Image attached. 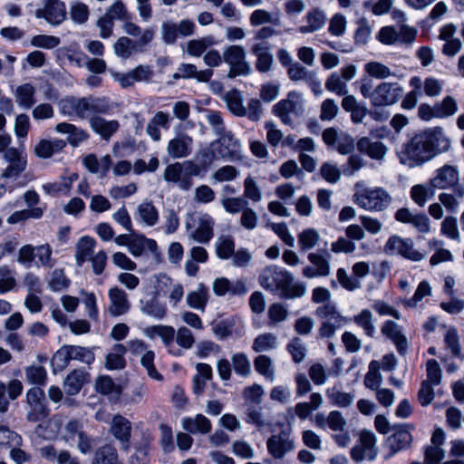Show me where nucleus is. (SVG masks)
<instances>
[{
    "label": "nucleus",
    "mask_w": 464,
    "mask_h": 464,
    "mask_svg": "<svg viewBox=\"0 0 464 464\" xmlns=\"http://www.w3.org/2000/svg\"><path fill=\"white\" fill-rule=\"evenodd\" d=\"M211 146L222 160L227 161H238L242 160L241 141L232 131L218 137L211 141Z\"/></svg>",
    "instance_id": "nucleus-9"
},
{
    "label": "nucleus",
    "mask_w": 464,
    "mask_h": 464,
    "mask_svg": "<svg viewBox=\"0 0 464 464\" xmlns=\"http://www.w3.org/2000/svg\"><path fill=\"white\" fill-rule=\"evenodd\" d=\"M92 464H121L118 459V453L111 445L100 447L94 454Z\"/></svg>",
    "instance_id": "nucleus-47"
},
{
    "label": "nucleus",
    "mask_w": 464,
    "mask_h": 464,
    "mask_svg": "<svg viewBox=\"0 0 464 464\" xmlns=\"http://www.w3.org/2000/svg\"><path fill=\"white\" fill-rule=\"evenodd\" d=\"M90 127L99 134L104 140H110L111 136L116 133L120 128V123L116 120L108 121L102 117L91 118Z\"/></svg>",
    "instance_id": "nucleus-34"
},
{
    "label": "nucleus",
    "mask_w": 464,
    "mask_h": 464,
    "mask_svg": "<svg viewBox=\"0 0 464 464\" xmlns=\"http://www.w3.org/2000/svg\"><path fill=\"white\" fill-rule=\"evenodd\" d=\"M55 130L60 133L68 134V142L73 147L79 146L90 137L86 130L68 122L58 123L55 126Z\"/></svg>",
    "instance_id": "nucleus-36"
},
{
    "label": "nucleus",
    "mask_w": 464,
    "mask_h": 464,
    "mask_svg": "<svg viewBox=\"0 0 464 464\" xmlns=\"http://www.w3.org/2000/svg\"><path fill=\"white\" fill-rule=\"evenodd\" d=\"M95 246V239L89 236H83L78 240L75 246V259L79 267L82 266L84 262L93 256Z\"/></svg>",
    "instance_id": "nucleus-40"
},
{
    "label": "nucleus",
    "mask_w": 464,
    "mask_h": 464,
    "mask_svg": "<svg viewBox=\"0 0 464 464\" xmlns=\"http://www.w3.org/2000/svg\"><path fill=\"white\" fill-rule=\"evenodd\" d=\"M383 249L387 255H400L414 262L420 261L424 257L422 253L414 248L412 239L403 238L397 235L388 238Z\"/></svg>",
    "instance_id": "nucleus-11"
},
{
    "label": "nucleus",
    "mask_w": 464,
    "mask_h": 464,
    "mask_svg": "<svg viewBox=\"0 0 464 464\" xmlns=\"http://www.w3.org/2000/svg\"><path fill=\"white\" fill-rule=\"evenodd\" d=\"M341 106L344 111L350 113L351 121L353 124L362 123L363 119L369 112L365 103L358 102L352 94L343 98Z\"/></svg>",
    "instance_id": "nucleus-27"
},
{
    "label": "nucleus",
    "mask_w": 464,
    "mask_h": 464,
    "mask_svg": "<svg viewBox=\"0 0 464 464\" xmlns=\"http://www.w3.org/2000/svg\"><path fill=\"white\" fill-rule=\"evenodd\" d=\"M251 53L256 57V69L262 73L271 70L274 63L273 54L267 43H258L252 46Z\"/></svg>",
    "instance_id": "nucleus-32"
},
{
    "label": "nucleus",
    "mask_w": 464,
    "mask_h": 464,
    "mask_svg": "<svg viewBox=\"0 0 464 464\" xmlns=\"http://www.w3.org/2000/svg\"><path fill=\"white\" fill-rule=\"evenodd\" d=\"M214 224L210 215L201 214L198 218V227L190 233L189 237L198 243H208L214 236Z\"/></svg>",
    "instance_id": "nucleus-30"
},
{
    "label": "nucleus",
    "mask_w": 464,
    "mask_h": 464,
    "mask_svg": "<svg viewBox=\"0 0 464 464\" xmlns=\"http://www.w3.org/2000/svg\"><path fill=\"white\" fill-rule=\"evenodd\" d=\"M109 306L108 310L112 316H121L125 314L130 307L128 295L124 290L115 286L109 290Z\"/></svg>",
    "instance_id": "nucleus-22"
},
{
    "label": "nucleus",
    "mask_w": 464,
    "mask_h": 464,
    "mask_svg": "<svg viewBox=\"0 0 464 464\" xmlns=\"http://www.w3.org/2000/svg\"><path fill=\"white\" fill-rule=\"evenodd\" d=\"M252 26H258L264 24H272L276 26L281 24V20L278 16H272L270 13L264 9L255 10L249 18Z\"/></svg>",
    "instance_id": "nucleus-57"
},
{
    "label": "nucleus",
    "mask_w": 464,
    "mask_h": 464,
    "mask_svg": "<svg viewBox=\"0 0 464 464\" xmlns=\"http://www.w3.org/2000/svg\"><path fill=\"white\" fill-rule=\"evenodd\" d=\"M65 145L66 143L63 140H41L34 147V153L39 158L48 159L54 153L63 150Z\"/></svg>",
    "instance_id": "nucleus-41"
},
{
    "label": "nucleus",
    "mask_w": 464,
    "mask_h": 464,
    "mask_svg": "<svg viewBox=\"0 0 464 464\" xmlns=\"http://www.w3.org/2000/svg\"><path fill=\"white\" fill-rule=\"evenodd\" d=\"M154 34L155 30L148 28L142 32V34L136 42L126 36L120 37L114 44V52L117 56L128 59L137 47H144L149 44L152 41Z\"/></svg>",
    "instance_id": "nucleus-16"
},
{
    "label": "nucleus",
    "mask_w": 464,
    "mask_h": 464,
    "mask_svg": "<svg viewBox=\"0 0 464 464\" xmlns=\"http://www.w3.org/2000/svg\"><path fill=\"white\" fill-rule=\"evenodd\" d=\"M208 299V289L200 284L197 290L187 295V304L190 308L203 311Z\"/></svg>",
    "instance_id": "nucleus-46"
},
{
    "label": "nucleus",
    "mask_w": 464,
    "mask_h": 464,
    "mask_svg": "<svg viewBox=\"0 0 464 464\" xmlns=\"http://www.w3.org/2000/svg\"><path fill=\"white\" fill-rule=\"evenodd\" d=\"M325 89L338 96L348 95V87L338 72H332L324 83Z\"/></svg>",
    "instance_id": "nucleus-51"
},
{
    "label": "nucleus",
    "mask_w": 464,
    "mask_h": 464,
    "mask_svg": "<svg viewBox=\"0 0 464 464\" xmlns=\"http://www.w3.org/2000/svg\"><path fill=\"white\" fill-rule=\"evenodd\" d=\"M457 111L456 101L447 96L440 103H436L434 106H430L426 103H421L418 109V114L420 119L430 121L432 118H443L452 115Z\"/></svg>",
    "instance_id": "nucleus-17"
},
{
    "label": "nucleus",
    "mask_w": 464,
    "mask_h": 464,
    "mask_svg": "<svg viewBox=\"0 0 464 464\" xmlns=\"http://www.w3.org/2000/svg\"><path fill=\"white\" fill-rule=\"evenodd\" d=\"M182 428L191 434H208L212 429L211 421L202 414L195 417H185L181 420Z\"/></svg>",
    "instance_id": "nucleus-33"
},
{
    "label": "nucleus",
    "mask_w": 464,
    "mask_h": 464,
    "mask_svg": "<svg viewBox=\"0 0 464 464\" xmlns=\"http://www.w3.org/2000/svg\"><path fill=\"white\" fill-rule=\"evenodd\" d=\"M305 19L307 25H302L299 28L302 34H309L321 29L325 24L326 17L322 10L314 8L306 14Z\"/></svg>",
    "instance_id": "nucleus-44"
},
{
    "label": "nucleus",
    "mask_w": 464,
    "mask_h": 464,
    "mask_svg": "<svg viewBox=\"0 0 464 464\" xmlns=\"http://www.w3.org/2000/svg\"><path fill=\"white\" fill-rule=\"evenodd\" d=\"M145 334L150 339L160 337L166 345H169L175 336V330L171 326L153 325L145 329Z\"/></svg>",
    "instance_id": "nucleus-50"
},
{
    "label": "nucleus",
    "mask_w": 464,
    "mask_h": 464,
    "mask_svg": "<svg viewBox=\"0 0 464 464\" xmlns=\"http://www.w3.org/2000/svg\"><path fill=\"white\" fill-rule=\"evenodd\" d=\"M364 70L371 77L376 79H386L394 75L388 66L379 62L367 63L364 66Z\"/></svg>",
    "instance_id": "nucleus-64"
},
{
    "label": "nucleus",
    "mask_w": 464,
    "mask_h": 464,
    "mask_svg": "<svg viewBox=\"0 0 464 464\" xmlns=\"http://www.w3.org/2000/svg\"><path fill=\"white\" fill-rule=\"evenodd\" d=\"M325 394L333 405L340 408L348 407L352 404L354 399V395L353 393L343 392L336 386L328 388Z\"/></svg>",
    "instance_id": "nucleus-48"
},
{
    "label": "nucleus",
    "mask_w": 464,
    "mask_h": 464,
    "mask_svg": "<svg viewBox=\"0 0 464 464\" xmlns=\"http://www.w3.org/2000/svg\"><path fill=\"white\" fill-rule=\"evenodd\" d=\"M25 376L30 383L44 386L46 383L47 372L43 366L32 365L25 369Z\"/></svg>",
    "instance_id": "nucleus-61"
},
{
    "label": "nucleus",
    "mask_w": 464,
    "mask_h": 464,
    "mask_svg": "<svg viewBox=\"0 0 464 464\" xmlns=\"http://www.w3.org/2000/svg\"><path fill=\"white\" fill-rule=\"evenodd\" d=\"M4 159L8 163L1 176L4 179H15L27 167L26 155L21 149L12 147L6 150Z\"/></svg>",
    "instance_id": "nucleus-18"
},
{
    "label": "nucleus",
    "mask_w": 464,
    "mask_h": 464,
    "mask_svg": "<svg viewBox=\"0 0 464 464\" xmlns=\"http://www.w3.org/2000/svg\"><path fill=\"white\" fill-rule=\"evenodd\" d=\"M213 44L211 36L190 40L187 44V52L191 56L199 57Z\"/></svg>",
    "instance_id": "nucleus-55"
},
{
    "label": "nucleus",
    "mask_w": 464,
    "mask_h": 464,
    "mask_svg": "<svg viewBox=\"0 0 464 464\" xmlns=\"http://www.w3.org/2000/svg\"><path fill=\"white\" fill-rule=\"evenodd\" d=\"M351 458L355 462L363 460L372 461L376 459L378 450L376 437L372 431L363 430L360 434L358 444L351 449Z\"/></svg>",
    "instance_id": "nucleus-12"
},
{
    "label": "nucleus",
    "mask_w": 464,
    "mask_h": 464,
    "mask_svg": "<svg viewBox=\"0 0 464 464\" xmlns=\"http://www.w3.org/2000/svg\"><path fill=\"white\" fill-rule=\"evenodd\" d=\"M359 152L367 155L372 160H381L384 158L387 148L379 140H372L369 137H362L356 142Z\"/></svg>",
    "instance_id": "nucleus-31"
},
{
    "label": "nucleus",
    "mask_w": 464,
    "mask_h": 464,
    "mask_svg": "<svg viewBox=\"0 0 464 464\" xmlns=\"http://www.w3.org/2000/svg\"><path fill=\"white\" fill-rule=\"evenodd\" d=\"M25 410L27 421L39 423L37 429H41V422L47 420L51 413L45 392L42 388L32 387L26 392Z\"/></svg>",
    "instance_id": "nucleus-5"
},
{
    "label": "nucleus",
    "mask_w": 464,
    "mask_h": 464,
    "mask_svg": "<svg viewBox=\"0 0 464 464\" xmlns=\"http://www.w3.org/2000/svg\"><path fill=\"white\" fill-rule=\"evenodd\" d=\"M411 430H413V425L406 423L392 426V434L384 443V447L387 449V452L383 456L385 460L411 447L413 440Z\"/></svg>",
    "instance_id": "nucleus-7"
},
{
    "label": "nucleus",
    "mask_w": 464,
    "mask_h": 464,
    "mask_svg": "<svg viewBox=\"0 0 464 464\" xmlns=\"http://www.w3.org/2000/svg\"><path fill=\"white\" fill-rule=\"evenodd\" d=\"M277 345V338L271 333L259 334L254 340L252 349L256 353L266 352L275 349Z\"/></svg>",
    "instance_id": "nucleus-54"
},
{
    "label": "nucleus",
    "mask_w": 464,
    "mask_h": 464,
    "mask_svg": "<svg viewBox=\"0 0 464 464\" xmlns=\"http://www.w3.org/2000/svg\"><path fill=\"white\" fill-rule=\"evenodd\" d=\"M450 141L440 127L415 134L397 151L400 162L410 168L420 166L437 154L447 151Z\"/></svg>",
    "instance_id": "nucleus-1"
},
{
    "label": "nucleus",
    "mask_w": 464,
    "mask_h": 464,
    "mask_svg": "<svg viewBox=\"0 0 464 464\" xmlns=\"http://www.w3.org/2000/svg\"><path fill=\"white\" fill-rule=\"evenodd\" d=\"M82 163L91 173H100L104 177L109 172L112 162L110 155H105L99 160L95 154L91 153L83 158Z\"/></svg>",
    "instance_id": "nucleus-35"
},
{
    "label": "nucleus",
    "mask_w": 464,
    "mask_h": 464,
    "mask_svg": "<svg viewBox=\"0 0 464 464\" xmlns=\"http://www.w3.org/2000/svg\"><path fill=\"white\" fill-rule=\"evenodd\" d=\"M382 377L379 372V362L372 361L369 364V372L365 375L364 385L373 391H377L381 385Z\"/></svg>",
    "instance_id": "nucleus-60"
},
{
    "label": "nucleus",
    "mask_w": 464,
    "mask_h": 464,
    "mask_svg": "<svg viewBox=\"0 0 464 464\" xmlns=\"http://www.w3.org/2000/svg\"><path fill=\"white\" fill-rule=\"evenodd\" d=\"M314 73V72L307 70L299 63H293L287 69L288 77L293 82L303 81L307 83Z\"/></svg>",
    "instance_id": "nucleus-62"
},
{
    "label": "nucleus",
    "mask_w": 464,
    "mask_h": 464,
    "mask_svg": "<svg viewBox=\"0 0 464 464\" xmlns=\"http://www.w3.org/2000/svg\"><path fill=\"white\" fill-rule=\"evenodd\" d=\"M212 330L220 340L228 337L239 338L245 334L243 324L237 321H213Z\"/></svg>",
    "instance_id": "nucleus-29"
},
{
    "label": "nucleus",
    "mask_w": 464,
    "mask_h": 464,
    "mask_svg": "<svg viewBox=\"0 0 464 464\" xmlns=\"http://www.w3.org/2000/svg\"><path fill=\"white\" fill-rule=\"evenodd\" d=\"M381 330L382 334L394 343L397 352L404 355L408 350V341L401 327L394 321H386Z\"/></svg>",
    "instance_id": "nucleus-24"
},
{
    "label": "nucleus",
    "mask_w": 464,
    "mask_h": 464,
    "mask_svg": "<svg viewBox=\"0 0 464 464\" xmlns=\"http://www.w3.org/2000/svg\"><path fill=\"white\" fill-rule=\"evenodd\" d=\"M322 138L328 147H334L342 155H348L354 151L355 140L347 132H338L336 129L331 127L323 131Z\"/></svg>",
    "instance_id": "nucleus-14"
},
{
    "label": "nucleus",
    "mask_w": 464,
    "mask_h": 464,
    "mask_svg": "<svg viewBox=\"0 0 464 464\" xmlns=\"http://www.w3.org/2000/svg\"><path fill=\"white\" fill-rule=\"evenodd\" d=\"M15 286V272L6 266H0V293L12 291Z\"/></svg>",
    "instance_id": "nucleus-59"
},
{
    "label": "nucleus",
    "mask_w": 464,
    "mask_h": 464,
    "mask_svg": "<svg viewBox=\"0 0 464 464\" xmlns=\"http://www.w3.org/2000/svg\"><path fill=\"white\" fill-rule=\"evenodd\" d=\"M137 220L152 227L159 221V211L151 201L140 203L137 208Z\"/></svg>",
    "instance_id": "nucleus-43"
},
{
    "label": "nucleus",
    "mask_w": 464,
    "mask_h": 464,
    "mask_svg": "<svg viewBox=\"0 0 464 464\" xmlns=\"http://www.w3.org/2000/svg\"><path fill=\"white\" fill-rule=\"evenodd\" d=\"M295 95V92H290L287 99L281 100L273 106V112L275 115L279 117L282 122L286 125H290L292 123L290 113H296L297 104L290 99Z\"/></svg>",
    "instance_id": "nucleus-38"
},
{
    "label": "nucleus",
    "mask_w": 464,
    "mask_h": 464,
    "mask_svg": "<svg viewBox=\"0 0 464 464\" xmlns=\"http://www.w3.org/2000/svg\"><path fill=\"white\" fill-rule=\"evenodd\" d=\"M62 110L68 116H75L80 119L97 118L100 114H107L111 110V105L108 99L104 97H94L89 95L86 97H67L62 101Z\"/></svg>",
    "instance_id": "nucleus-4"
},
{
    "label": "nucleus",
    "mask_w": 464,
    "mask_h": 464,
    "mask_svg": "<svg viewBox=\"0 0 464 464\" xmlns=\"http://www.w3.org/2000/svg\"><path fill=\"white\" fill-rule=\"evenodd\" d=\"M37 18H44L52 25L62 24L66 17L65 5L63 2L45 3L43 9L35 12Z\"/></svg>",
    "instance_id": "nucleus-23"
},
{
    "label": "nucleus",
    "mask_w": 464,
    "mask_h": 464,
    "mask_svg": "<svg viewBox=\"0 0 464 464\" xmlns=\"http://www.w3.org/2000/svg\"><path fill=\"white\" fill-rule=\"evenodd\" d=\"M258 283L266 291L285 299L300 298L306 292L304 283L295 281L291 272L276 265H269L262 269Z\"/></svg>",
    "instance_id": "nucleus-3"
},
{
    "label": "nucleus",
    "mask_w": 464,
    "mask_h": 464,
    "mask_svg": "<svg viewBox=\"0 0 464 464\" xmlns=\"http://www.w3.org/2000/svg\"><path fill=\"white\" fill-rule=\"evenodd\" d=\"M192 148L193 139L186 133H180L169 141L167 152L172 159H182L191 154Z\"/></svg>",
    "instance_id": "nucleus-19"
},
{
    "label": "nucleus",
    "mask_w": 464,
    "mask_h": 464,
    "mask_svg": "<svg viewBox=\"0 0 464 464\" xmlns=\"http://www.w3.org/2000/svg\"><path fill=\"white\" fill-rule=\"evenodd\" d=\"M223 59L229 65L227 77L246 76L251 72V67L246 60V51L241 45H230L223 52Z\"/></svg>",
    "instance_id": "nucleus-10"
},
{
    "label": "nucleus",
    "mask_w": 464,
    "mask_h": 464,
    "mask_svg": "<svg viewBox=\"0 0 464 464\" xmlns=\"http://www.w3.org/2000/svg\"><path fill=\"white\" fill-rule=\"evenodd\" d=\"M35 88L31 83H24L16 88L14 92L17 104L24 109H30L35 103Z\"/></svg>",
    "instance_id": "nucleus-42"
},
{
    "label": "nucleus",
    "mask_w": 464,
    "mask_h": 464,
    "mask_svg": "<svg viewBox=\"0 0 464 464\" xmlns=\"http://www.w3.org/2000/svg\"><path fill=\"white\" fill-rule=\"evenodd\" d=\"M394 218L398 222L411 225L420 233H426L430 229V220L425 214H412L407 208H399Z\"/></svg>",
    "instance_id": "nucleus-20"
},
{
    "label": "nucleus",
    "mask_w": 464,
    "mask_h": 464,
    "mask_svg": "<svg viewBox=\"0 0 464 464\" xmlns=\"http://www.w3.org/2000/svg\"><path fill=\"white\" fill-rule=\"evenodd\" d=\"M403 92L400 83L383 82L373 90L372 107L393 105L402 97Z\"/></svg>",
    "instance_id": "nucleus-13"
},
{
    "label": "nucleus",
    "mask_w": 464,
    "mask_h": 464,
    "mask_svg": "<svg viewBox=\"0 0 464 464\" xmlns=\"http://www.w3.org/2000/svg\"><path fill=\"white\" fill-rule=\"evenodd\" d=\"M341 106L344 111L350 113L351 121L353 124L362 123L363 119L369 112L365 103L358 102L352 94L343 98Z\"/></svg>",
    "instance_id": "nucleus-26"
},
{
    "label": "nucleus",
    "mask_w": 464,
    "mask_h": 464,
    "mask_svg": "<svg viewBox=\"0 0 464 464\" xmlns=\"http://www.w3.org/2000/svg\"><path fill=\"white\" fill-rule=\"evenodd\" d=\"M150 440L144 438L130 457L131 464H148L150 461Z\"/></svg>",
    "instance_id": "nucleus-58"
},
{
    "label": "nucleus",
    "mask_w": 464,
    "mask_h": 464,
    "mask_svg": "<svg viewBox=\"0 0 464 464\" xmlns=\"http://www.w3.org/2000/svg\"><path fill=\"white\" fill-rule=\"evenodd\" d=\"M255 370L266 380L273 382L275 379V370L271 359L267 355H258L254 360Z\"/></svg>",
    "instance_id": "nucleus-53"
},
{
    "label": "nucleus",
    "mask_w": 464,
    "mask_h": 464,
    "mask_svg": "<svg viewBox=\"0 0 464 464\" xmlns=\"http://www.w3.org/2000/svg\"><path fill=\"white\" fill-rule=\"evenodd\" d=\"M157 248V243L154 239L147 238L144 235L136 233L132 234V239L128 247L130 253L135 257L142 256L146 249L155 253Z\"/></svg>",
    "instance_id": "nucleus-39"
},
{
    "label": "nucleus",
    "mask_w": 464,
    "mask_h": 464,
    "mask_svg": "<svg viewBox=\"0 0 464 464\" xmlns=\"http://www.w3.org/2000/svg\"><path fill=\"white\" fill-rule=\"evenodd\" d=\"M459 181L458 169L450 165H444L436 170V175L430 182L432 187L439 189H445L455 186Z\"/></svg>",
    "instance_id": "nucleus-21"
},
{
    "label": "nucleus",
    "mask_w": 464,
    "mask_h": 464,
    "mask_svg": "<svg viewBox=\"0 0 464 464\" xmlns=\"http://www.w3.org/2000/svg\"><path fill=\"white\" fill-rule=\"evenodd\" d=\"M195 159L196 161L185 160L168 165L164 170V179L176 184L180 190L188 191L193 187L192 178L206 173L213 162L220 158L210 143L208 148L198 151Z\"/></svg>",
    "instance_id": "nucleus-2"
},
{
    "label": "nucleus",
    "mask_w": 464,
    "mask_h": 464,
    "mask_svg": "<svg viewBox=\"0 0 464 464\" xmlns=\"http://www.w3.org/2000/svg\"><path fill=\"white\" fill-rule=\"evenodd\" d=\"M268 453L276 459H281L285 454L292 451L295 448L294 440L291 437V431L284 429L277 434L271 435L266 441Z\"/></svg>",
    "instance_id": "nucleus-15"
},
{
    "label": "nucleus",
    "mask_w": 464,
    "mask_h": 464,
    "mask_svg": "<svg viewBox=\"0 0 464 464\" xmlns=\"http://www.w3.org/2000/svg\"><path fill=\"white\" fill-rule=\"evenodd\" d=\"M216 254L218 257L227 260L232 256L235 251V241L230 235H222L216 241Z\"/></svg>",
    "instance_id": "nucleus-49"
},
{
    "label": "nucleus",
    "mask_w": 464,
    "mask_h": 464,
    "mask_svg": "<svg viewBox=\"0 0 464 464\" xmlns=\"http://www.w3.org/2000/svg\"><path fill=\"white\" fill-rule=\"evenodd\" d=\"M89 373L84 370L76 369L71 372L63 382V388L68 395L77 394L87 382Z\"/></svg>",
    "instance_id": "nucleus-37"
},
{
    "label": "nucleus",
    "mask_w": 464,
    "mask_h": 464,
    "mask_svg": "<svg viewBox=\"0 0 464 464\" xmlns=\"http://www.w3.org/2000/svg\"><path fill=\"white\" fill-rule=\"evenodd\" d=\"M115 439L121 441L124 449L129 448L131 436V422L122 415L113 416L110 429Z\"/></svg>",
    "instance_id": "nucleus-28"
},
{
    "label": "nucleus",
    "mask_w": 464,
    "mask_h": 464,
    "mask_svg": "<svg viewBox=\"0 0 464 464\" xmlns=\"http://www.w3.org/2000/svg\"><path fill=\"white\" fill-rule=\"evenodd\" d=\"M353 202L360 208L372 211H383L392 204V198L386 189L381 187L366 188L353 196Z\"/></svg>",
    "instance_id": "nucleus-6"
},
{
    "label": "nucleus",
    "mask_w": 464,
    "mask_h": 464,
    "mask_svg": "<svg viewBox=\"0 0 464 464\" xmlns=\"http://www.w3.org/2000/svg\"><path fill=\"white\" fill-rule=\"evenodd\" d=\"M72 360H76L86 364H92L95 360L92 349L88 347L69 345Z\"/></svg>",
    "instance_id": "nucleus-63"
},
{
    "label": "nucleus",
    "mask_w": 464,
    "mask_h": 464,
    "mask_svg": "<svg viewBox=\"0 0 464 464\" xmlns=\"http://www.w3.org/2000/svg\"><path fill=\"white\" fill-rule=\"evenodd\" d=\"M23 392V384L17 380L14 379L5 384L0 381V412L5 413L8 411L10 401L17 399Z\"/></svg>",
    "instance_id": "nucleus-25"
},
{
    "label": "nucleus",
    "mask_w": 464,
    "mask_h": 464,
    "mask_svg": "<svg viewBox=\"0 0 464 464\" xmlns=\"http://www.w3.org/2000/svg\"><path fill=\"white\" fill-rule=\"evenodd\" d=\"M418 31L407 24L394 26H383L377 34V40L386 45L401 44L411 47L415 42Z\"/></svg>",
    "instance_id": "nucleus-8"
},
{
    "label": "nucleus",
    "mask_w": 464,
    "mask_h": 464,
    "mask_svg": "<svg viewBox=\"0 0 464 464\" xmlns=\"http://www.w3.org/2000/svg\"><path fill=\"white\" fill-rule=\"evenodd\" d=\"M206 119L210 125L213 133L217 137H220L227 132L231 131L230 130H227L222 114L218 111L208 110L206 114Z\"/></svg>",
    "instance_id": "nucleus-52"
},
{
    "label": "nucleus",
    "mask_w": 464,
    "mask_h": 464,
    "mask_svg": "<svg viewBox=\"0 0 464 464\" xmlns=\"http://www.w3.org/2000/svg\"><path fill=\"white\" fill-rule=\"evenodd\" d=\"M434 195L435 188L432 187L430 182L414 185L411 188V198L420 207H423L429 199L433 198Z\"/></svg>",
    "instance_id": "nucleus-45"
},
{
    "label": "nucleus",
    "mask_w": 464,
    "mask_h": 464,
    "mask_svg": "<svg viewBox=\"0 0 464 464\" xmlns=\"http://www.w3.org/2000/svg\"><path fill=\"white\" fill-rule=\"evenodd\" d=\"M320 239L318 232L314 228H306L298 235L300 250L305 252L314 247Z\"/></svg>",
    "instance_id": "nucleus-56"
}]
</instances>
